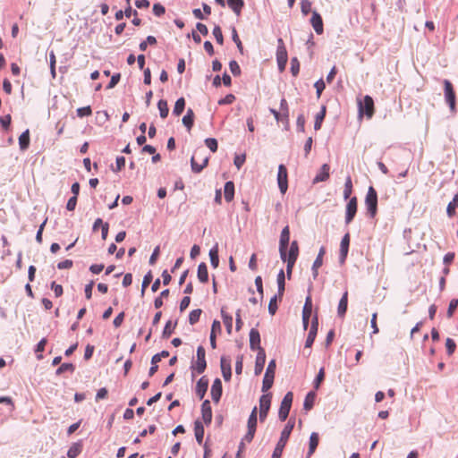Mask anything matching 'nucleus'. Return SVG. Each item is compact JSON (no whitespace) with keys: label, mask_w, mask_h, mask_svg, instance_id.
<instances>
[{"label":"nucleus","mask_w":458,"mask_h":458,"mask_svg":"<svg viewBox=\"0 0 458 458\" xmlns=\"http://www.w3.org/2000/svg\"><path fill=\"white\" fill-rule=\"evenodd\" d=\"M232 38H233V42L236 44L239 51L241 53H242V50H243L242 43L238 36V33H237V30L235 28H233Z\"/></svg>","instance_id":"864d4df0"},{"label":"nucleus","mask_w":458,"mask_h":458,"mask_svg":"<svg viewBox=\"0 0 458 458\" xmlns=\"http://www.w3.org/2000/svg\"><path fill=\"white\" fill-rule=\"evenodd\" d=\"M291 72L293 76H297L300 72V63L296 57L291 61Z\"/></svg>","instance_id":"bf43d9fd"},{"label":"nucleus","mask_w":458,"mask_h":458,"mask_svg":"<svg viewBox=\"0 0 458 458\" xmlns=\"http://www.w3.org/2000/svg\"><path fill=\"white\" fill-rule=\"evenodd\" d=\"M311 312H312L311 297L308 296L306 298V301H305V303L303 306V310H302V322H303V327L305 329L307 328V327L309 325V320L311 316Z\"/></svg>","instance_id":"2eb2a0df"},{"label":"nucleus","mask_w":458,"mask_h":458,"mask_svg":"<svg viewBox=\"0 0 458 458\" xmlns=\"http://www.w3.org/2000/svg\"><path fill=\"white\" fill-rule=\"evenodd\" d=\"M206 352L203 346H199L197 348V360L194 364H192L191 369L195 370L198 374H201L205 371L207 367L206 362Z\"/></svg>","instance_id":"f8f14e48"},{"label":"nucleus","mask_w":458,"mask_h":458,"mask_svg":"<svg viewBox=\"0 0 458 458\" xmlns=\"http://www.w3.org/2000/svg\"><path fill=\"white\" fill-rule=\"evenodd\" d=\"M151 281H152V274L149 271L147 275H145L143 281H142V287H141V294L142 295L144 294L146 288L149 285Z\"/></svg>","instance_id":"052dcab7"},{"label":"nucleus","mask_w":458,"mask_h":458,"mask_svg":"<svg viewBox=\"0 0 458 458\" xmlns=\"http://www.w3.org/2000/svg\"><path fill=\"white\" fill-rule=\"evenodd\" d=\"M184 107H185V99L183 98H178L177 101L175 102V105H174V107L173 110L174 114H175L177 116L180 115L183 112Z\"/></svg>","instance_id":"37998d69"},{"label":"nucleus","mask_w":458,"mask_h":458,"mask_svg":"<svg viewBox=\"0 0 458 458\" xmlns=\"http://www.w3.org/2000/svg\"><path fill=\"white\" fill-rule=\"evenodd\" d=\"M51 289L54 291L55 297H60L64 293L63 286L55 282L51 284Z\"/></svg>","instance_id":"774afa93"},{"label":"nucleus","mask_w":458,"mask_h":458,"mask_svg":"<svg viewBox=\"0 0 458 458\" xmlns=\"http://www.w3.org/2000/svg\"><path fill=\"white\" fill-rule=\"evenodd\" d=\"M81 445L79 443H74L70 446L67 452V456L69 458H76L81 453Z\"/></svg>","instance_id":"e433bc0d"},{"label":"nucleus","mask_w":458,"mask_h":458,"mask_svg":"<svg viewBox=\"0 0 458 458\" xmlns=\"http://www.w3.org/2000/svg\"><path fill=\"white\" fill-rule=\"evenodd\" d=\"M276 367V360H270L263 378L262 392H267L272 387L275 378Z\"/></svg>","instance_id":"423d86ee"},{"label":"nucleus","mask_w":458,"mask_h":458,"mask_svg":"<svg viewBox=\"0 0 458 458\" xmlns=\"http://www.w3.org/2000/svg\"><path fill=\"white\" fill-rule=\"evenodd\" d=\"M277 183L281 193L284 194L288 189V172L284 165L278 166Z\"/></svg>","instance_id":"ddd939ff"},{"label":"nucleus","mask_w":458,"mask_h":458,"mask_svg":"<svg viewBox=\"0 0 458 458\" xmlns=\"http://www.w3.org/2000/svg\"><path fill=\"white\" fill-rule=\"evenodd\" d=\"M271 394H262L259 398V410L269 411L271 405Z\"/></svg>","instance_id":"7c9ffc66"},{"label":"nucleus","mask_w":458,"mask_h":458,"mask_svg":"<svg viewBox=\"0 0 458 458\" xmlns=\"http://www.w3.org/2000/svg\"><path fill=\"white\" fill-rule=\"evenodd\" d=\"M250 347L251 350H257L259 352V349H263L260 346V335L257 329L252 328L250 332Z\"/></svg>","instance_id":"6ab92c4d"},{"label":"nucleus","mask_w":458,"mask_h":458,"mask_svg":"<svg viewBox=\"0 0 458 458\" xmlns=\"http://www.w3.org/2000/svg\"><path fill=\"white\" fill-rule=\"evenodd\" d=\"M71 371L72 372L74 370V366L72 363H63L57 369H56V375H61L62 373L65 371Z\"/></svg>","instance_id":"5fc2aeb1"},{"label":"nucleus","mask_w":458,"mask_h":458,"mask_svg":"<svg viewBox=\"0 0 458 458\" xmlns=\"http://www.w3.org/2000/svg\"><path fill=\"white\" fill-rule=\"evenodd\" d=\"M325 253H326L325 247H321L318 251V254L313 263V265H315L316 267H320L323 265V257H324Z\"/></svg>","instance_id":"8fccbe9b"},{"label":"nucleus","mask_w":458,"mask_h":458,"mask_svg":"<svg viewBox=\"0 0 458 458\" xmlns=\"http://www.w3.org/2000/svg\"><path fill=\"white\" fill-rule=\"evenodd\" d=\"M211 397L215 403H218L222 395V382L219 378L214 380L211 391Z\"/></svg>","instance_id":"a211bd4d"},{"label":"nucleus","mask_w":458,"mask_h":458,"mask_svg":"<svg viewBox=\"0 0 458 458\" xmlns=\"http://www.w3.org/2000/svg\"><path fill=\"white\" fill-rule=\"evenodd\" d=\"M175 326H176V324L172 326V322L170 320L167 321L165 324V327L164 328V331H163V336L165 338H168L172 335Z\"/></svg>","instance_id":"13d9d810"},{"label":"nucleus","mask_w":458,"mask_h":458,"mask_svg":"<svg viewBox=\"0 0 458 458\" xmlns=\"http://www.w3.org/2000/svg\"><path fill=\"white\" fill-rule=\"evenodd\" d=\"M221 369L223 373L224 379L225 381H229L231 379L232 371L230 363H226L225 359H221Z\"/></svg>","instance_id":"f704fd0d"},{"label":"nucleus","mask_w":458,"mask_h":458,"mask_svg":"<svg viewBox=\"0 0 458 458\" xmlns=\"http://www.w3.org/2000/svg\"><path fill=\"white\" fill-rule=\"evenodd\" d=\"M288 60L286 47L282 38L278 39V46L276 49V61L280 72L284 71Z\"/></svg>","instance_id":"1a4fd4ad"},{"label":"nucleus","mask_w":458,"mask_h":458,"mask_svg":"<svg viewBox=\"0 0 458 458\" xmlns=\"http://www.w3.org/2000/svg\"><path fill=\"white\" fill-rule=\"evenodd\" d=\"M301 10L304 15H307L311 10V2L310 0H302L301 2Z\"/></svg>","instance_id":"680f3d73"},{"label":"nucleus","mask_w":458,"mask_h":458,"mask_svg":"<svg viewBox=\"0 0 458 458\" xmlns=\"http://www.w3.org/2000/svg\"><path fill=\"white\" fill-rule=\"evenodd\" d=\"M201 313H202V310L200 309H196V310H191L189 315L190 324L191 325L196 324L199 320Z\"/></svg>","instance_id":"a18cd8bd"},{"label":"nucleus","mask_w":458,"mask_h":458,"mask_svg":"<svg viewBox=\"0 0 458 458\" xmlns=\"http://www.w3.org/2000/svg\"><path fill=\"white\" fill-rule=\"evenodd\" d=\"M229 68H230L231 72L234 76H238L241 74V68L236 61H234V60L231 61L229 63Z\"/></svg>","instance_id":"e2e57ef3"},{"label":"nucleus","mask_w":458,"mask_h":458,"mask_svg":"<svg viewBox=\"0 0 458 458\" xmlns=\"http://www.w3.org/2000/svg\"><path fill=\"white\" fill-rule=\"evenodd\" d=\"M329 171H330L329 165L324 164L321 166L319 173L314 178L313 182L316 183V182L327 181L329 178Z\"/></svg>","instance_id":"b1692460"},{"label":"nucleus","mask_w":458,"mask_h":458,"mask_svg":"<svg viewBox=\"0 0 458 458\" xmlns=\"http://www.w3.org/2000/svg\"><path fill=\"white\" fill-rule=\"evenodd\" d=\"M319 442V436L317 432L311 433L310 437V443H309V451L307 454V458H310L314 452L316 451Z\"/></svg>","instance_id":"393cba45"},{"label":"nucleus","mask_w":458,"mask_h":458,"mask_svg":"<svg viewBox=\"0 0 458 458\" xmlns=\"http://www.w3.org/2000/svg\"><path fill=\"white\" fill-rule=\"evenodd\" d=\"M208 157L206 156L203 148H198L194 151L191 159V169L194 173H200L208 165Z\"/></svg>","instance_id":"f03ea898"},{"label":"nucleus","mask_w":458,"mask_h":458,"mask_svg":"<svg viewBox=\"0 0 458 458\" xmlns=\"http://www.w3.org/2000/svg\"><path fill=\"white\" fill-rule=\"evenodd\" d=\"M318 318H315L311 323V327H310L308 337L305 342V347L310 348L313 344L314 340L317 335V332H318Z\"/></svg>","instance_id":"412c9836"},{"label":"nucleus","mask_w":458,"mask_h":458,"mask_svg":"<svg viewBox=\"0 0 458 458\" xmlns=\"http://www.w3.org/2000/svg\"><path fill=\"white\" fill-rule=\"evenodd\" d=\"M194 434L197 442L201 445L204 437V427L202 423L199 420H196L194 423Z\"/></svg>","instance_id":"cd10ccee"},{"label":"nucleus","mask_w":458,"mask_h":458,"mask_svg":"<svg viewBox=\"0 0 458 458\" xmlns=\"http://www.w3.org/2000/svg\"><path fill=\"white\" fill-rule=\"evenodd\" d=\"M153 13L159 17L165 13V9L161 4L157 3L153 5Z\"/></svg>","instance_id":"338daca9"},{"label":"nucleus","mask_w":458,"mask_h":458,"mask_svg":"<svg viewBox=\"0 0 458 458\" xmlns=\"http://www.w3.org/2000/svg\"><path fill=\"white\" fill-rule=\"evenodd\" d=\"M359 115L366 114L370 119L375 112L374 100L370 96H365L363 99H358Z\"/></svg>","instance_id":"39448f33"},{"label":"nucleus","mask_w":458,"mask_h":458,"mask_svg":"<svg viewBox=\"0 0 458 458\" xmlns=\"http://www.w3.org/2000/svg\"><path fill=\"white\" fill-rule=\"evenodd\" d=\"M208 380L205 377H202L201 378L199 379L196 385V394L199 397V399H202L205 396L206 392L208 390Z\"/></svg>","instance_id":"4be33fe9"},{"label":"nucleus","mask_w":458,"mask_h":458,"mask_svg":"<svg viewBox=\"0 0 458 458\" xmlns=\"http://www.w3.org/2000/svg\"><path fill=\"white\" fill-rule=\"evenodd\" d=\"M350 245V234L347 233L343 237L341 243H340V252H341V260L342 262L344 261L346 259L348 250Z\"/></svg>","instance_id":"5701e85b"},{"label":"nucleus","mask_w":458,"mask_h":458,"mask_svg":"<svg viewBox=\"0 0 458 458\" xmlns=\"http://www.w3.org/2000/svg\"><path fill=\"white\" fill-rule=\"evenodd\" d=\"M92 114V110L89 106L80 107L77 109V115L81 118L89 116Z\"/></svg>","instance_id":"3c124183"},{"label":"nucleus","mask_w":458,"mask_h":458,"mask_svg":"<svg viewBox=\"0 0 458 458\" xmlns=\"http://www.w3.org/2000/svg\"><path fill=\"white\" fill-rule=\"evenodd\" d=\"M315 398H316V394L314 392L311 391L307 394L305 400H304V403H303V407L306 411H310L312 409V407L314 405Z\"/></svg>","instance_id":"4c0bfd02"},{"label":"nucleus","mask_w":458,"mask_h":458,"mask_svg":"<svg viewBox=\"0 0 458 458\" xmlns=\"http://www.w3.org/2000/svg\"><path fill=\"white\" fill-rule=\"evenodd\" d=\"M458 307V299H453L451 300L450 303H449V306H448V310H447V317L448 318H452L454 311L456 310Z\"/></svg>","instance_id":"6e6d98bb"},{"label":"nucleus","mask_w":458,"mask_h":458,"mask_svg":"<svg viewBox=\"0 0 458 458\" xmlns=\"http://www.w3.org/2000/svg\"><path fill=\"white\" fill-rule=\"evenodd\" d=\"M357 208H358V199L356 197H352L350 199L349 202L347 203L346 205V209H345V223L348 225L350 224L356 213H357Z\"/></svg>","instance_id":"4468645a"},{"label":"nucleus","mask_w":458,"mask_h":458,"mask_svg":"<svg viewBox=\"0 0 458 458\" xmlns=\"http://www.w3.org/2000/svg\"><path fill=\"white\" fill-rule=\"evenodd\" d=\"M277 285L279 301H282L285 287V275L283 269L277 275Z\"/></svg>","instance_id":"bb28decb"},{"label":"nucleus","mask_w":458,"mask_h":458,"mask_svg":"<svg viewBox=\"0 0 458 458\" xmlns=\"http://www.w3.org/2000/svg\"><path fill=\"white\" fill-rule=\"evenodd\" d=\"M326 116V106H323L320 112L317 114L315 123H314V129L316 131L319 130L321 128L323 120Z\"/></svg>","instance_id":"ea45409f"},{"label":"nucleus","mask_w":458,"mask_h":458,"mask_svg":"<svg viewBox=\"0 0 458 458\" xmlns=\"http://www.w3.org/2000/svg\"><path fill=\"white\" fill-rule=\"evenodd\" d=\"M213 35H214L216 42L219 45H223L224 37H223L222 30L218 25L215 26V28L213 29Z\"/></svg>","instance_id":"de8ad7c7"},{"label":"nucleus","mask_w":458,"mask_h":458,"mask_svg":"<svg viewBox=\"0 0 458 458\" xmlns=\"http://www.w3.org/2000/svg\"><path fill=\"white\" fill-rule=\"evenodd\" d=\"M277 300H279L278 293L271 298L268 304V311L271 315H275L277 310Z\"/></svg>","instance_id":"49530a36"},{"label":"nucleus","mask_w":458,"mask_h":458,"mask_svg":"<svg viewBox=\"0 0 458 458\" xmlns=\"http://www.w3.org/2000/svg\"><path fill=\"white\" fill-rule=\"evenodd\" d=\"M206 146L212 151L216 152L217 150V141L216 139L208 138L205 140Z\"/></svg>","instance_id":"0e129e2a"},{"label":"nucleus","mask_w":458,"mask_h":458,"mask_svg":"<svg viewBox=\"0 0 458 458\" xmlns=\"http://www.w3.org/2000/svg\"><path fill=\"white\" fill-rule=\"evenodd\" d=\"M293 399V393L288 392L284 396V398L281 402V405H280L279 411H278V417L282 421L285 420L289 415Z\"/></svg>","instance_id":"6e6552de"},{"label":"nucleus","mask_w":458,"mask_h":458,"mask_svg":"<svg viewBox=\"0 0 458 458\" xmlns=\"http://www.w3.org/2000/svg\"><path fill=\"white\" fill-rule=\"evenodd\" d=\"M227 4L236 15L241 14L242 9L244 5L243 0H227Z\"/></svg>","instance_id":"72a5a7b5"},{"label":"nucleus","mask_w":458,"mask_h":458,"mask_svg":"<svg viewBox=\"0 0 458 458\" xmlns=\"http://www.w3.org/2000/svg\"><path fill=\"white\" fill-rule=\"evenodd\" d=\"M299 256V246L296 241H293L291 243L288 253L286 252V260L284 262L287 263L286 273L288 279L291 278L293 268Z\"/></svg>","instance_id":"20e7f679"},{"label":"nucleus","mask_w":458,"mask_h":458,"mask_svg":"<svg viewBox=\"0 0 458 458\" xmlns=\"http://www.w3.org/2000/svg\"><path fill=\"white\" fill-rule=\"evenodd\" d=\"M209 257H210L211 266L214 268H216L218 267V264H219V257H218V248H217V246L213 247L209 250Z\"/></svg>","instance_id":"58836bf2"},{"label":"nucleus","mask_w":458,"mask_h":458,"mask_svg":"<svg viewBox=\"0 0 458 458\" xmlns=\"http://www.w3.org/2000/svg\"><path fill=\"white\" fill-rule=\"evenodd\" d=\"M445 347H446L447 354L452 355L455 351L456 344L452 338H447L445 341Z\"/></svg>","instance_id":"4d7b16f0"},{"label":"nucleus","mask_w":458,"mask_h":458,"mask_svg":"<svg viewBox=\"0 0 458 458\" xmlns=\"http://www.w3.org/2000/svg\"><path fill=\"white\" fill-rule=\"evenodd\" d=\"M314 87L316 88L317 97H318V98H319L322 91L325 89L326 84H325L324 81L322 79H320L318 81H316V83L314 84Z\"/></svg>","instance_id":"69168bd1"},{"label":"nucleus","mask_w":458,"mask_h":458,"mask_svg":"<svg viewBox=\"0 0 458 458\" xmlns=\"http://www.w3.org/2000/svg\"><path fill=\"white\" fill-rule=\"evenodd\" d=\"M193 122H194V113H193L192 109L189 108L187 110L186 114L182 118V123L184 124V126L187 127L189 131L191 130V128L193 126Z\"/></svg>","instance_id":"473e14b6"},{"label":"nucleus","mask_w":458,"mask_h":458,"mask_svg":"<svg viewBox=\"0 0 458 458\" xmlns=\"http://www.w3.org/2000/svg\"><path fill=\"white\" fill-rule=\"evenodd\" d=\"M248 431L242 441L250 443L254 437L257 428V407H254L248 420Z\"/></svg>","instance_id":"9d476101"},{"label":"nucleus","mask_w":458,"mask_h":458,"mask_svg":"<svg viewBox=\"0 0 458 458\" xmlns=\"http://www.w3.org/2000/svg\"><path fill=\"white\" fill-rule=\"evenodd\" d=\"M30 145V131L26 130L19 137V146L21 150H26Z\"/></svg>","instance_id":"2f4dec72"},{"label":"nucleus","mask_w":458,"mask_h":458,"mask_svg":"<svg viewBox=\"0 0 458 458\" xmlns=\"http://www.w3.org/2000/svg\"><path fill=\"white\" fill-rule=\"evenodd\" d=\"M445 98L453 114L456 113L455 92L448 80L444 81Z\"/></svg>","instance_id":"0eeeda50"},{"label":"nucleus","mask_w":458,"mask_h":458,"mask_svg":"<svg viewBox=\"0 0 458 458\" xmlns=\"http://www.w3.org/2000/svg\"><path fill=\"white\" fill-rule=\"evenodd\" d=\"M290 241V228L288 225L284 226L281 232L279 241V252L283 261L286 260V250Z\"/></svg>","instance_id":"9b49d317"},{"label":"nucleus","mask_w":458,"mask_h":458,"mask_svg":"<svg viewBox=\"0 0 458 458\" xmlns=\"http://www.w3.org/2000/svg\"><path fill=\"white\" fill-rule=\"evenodd\" d=\"M198 278L201 283H207L208 280V267L205 263H200L198 267Z\"/></svg>","instance_id":"c756f323"},{"label":"nucleus","mask_w":458,"mask_h":458,"mask_svg":"<svg viewBox=\"0 0 458 458\" xmlns=\"http://www.w3.org/2000/svg\"><path fill=\"white\" fill-rule=\"evenodd\" d=\"M157 108L162 118H166L168 115L169 108L167 102L164 99H160L157 103Z\"/></svg>","instance_id":"79ce46f5"},{"label":"nucleus","mask_w":458,"mask_h":458,"mask_svg":"<svg viewBox=\"0 0 458 458\" xmlns=\"http://www.w3.org/2000/svg\"><path fill=\"white\" fill-rule=\"evenodd\" d=\"M352 192V182L350 176L347 177L344 183V199H348Z\"/></svg>","instance_id":"c03bdc74"},{"label":"nucleus","mask_w":458,"mask_h":458,"mask_svg":"<svg viewBox=\"0 0 458 458\" xmlns=\"http://www.w3.org/2000/svg\"><path fill=\"white\" fill-rule=\"evenodd\" d=\"M456 208H458V193L454 195L453 200L447 205L446 213L449 217H453L455 215Z\"/></svg>","instance_id":"c9c22d12"},{"label":"nucleus","mask_w":458,"mask_h":458,"mask_svg":"<svg viewBox=\"0 0 458 458\" xmlns=\"http://www.w3.org/2000/svg\"><path fill=\"white\" fill-rule=\"evenodd\" d=\"M266 362V353L264 349H259V352H258L256 361H255V369L254 372L256 375H259L263 369Z\"/></svg>","instance_id":"aec40b11"},{"label":"nucleus","mask_w":458,"mask_h":458,"mask_svg":"<svg viewBox=\"0 0 458 458\" xmlns=\"http://www.w3.org/2000/svg\"><path fill=\"white\" fill-rule=\"evenodd\" d=\"M201 414L205 424L208 425L212 421V409L208 400H205L201 404Z\"/></svg>","instance_id":"f3484780"},{"label":"nucleus","mask_w":458,"mask_h":458,"mask_svg":"<svg viewBox=\"0 0 458 458\" xmlns=\"http://www.w3.org/2000/svg\"><path fill=\"white\" fill-rule=\"evenodd\" d=\"M324 378H325V370H324V368H321L314 380L315 389L319 388L320 384L323 382Z\"/></svg>","instance_id":"09e8293b"},{"label":"nucleus","mask_w":458,"mask_h":458,"mask_svg":"<svg viewBox=\"0 0 458 458\" xmlns=\"http://www.w3.org/2000/svg\"><path fill=\"white\" fill-rule=\"evenodd\" d=\"M365 205L370 217H375L377 212V193L372 186L369 187L365 198Z\"/></svg>","instance_id":"7ed1b4c3"},{"label":"nucleus","mask_w":458,"mask_h":458,"mask_svg":"<svg viewBox=\"0 0 458 458\" xmlns=\"http://www.w3.org/2000/svg\"><path fill=\"white\" fill-rule=\"evenodd\" d=\"M221 315L226 330L230 334L232 332L233 327V318L229 314L225 313L223 309L221 310Z\"/></svg>","instance_id":"a19ab883"},{"label":"nucleus","mask_w":458,"mask_h":458,"mask_svg":"<svg viewBox=\"0 0 458 458\" xmlns=\"http://www.w3.org/2000/svg\"><path fill=\"white\" fill-rule=\"evenodd\" d=\"M347 305H348V292H344L337 308V314L339 317L344 318L346 310H347Z\"/></svg>","instance_id":"a878e982"},{"label":"nucleus","mask_w":458,"mask_h":458,"mask_svg":"<svg viewBox=\"0 0 458 458\" xmlns=\"http://www.w3.org/2000/svg\"><path fill=\"white\" fill-rule=\"evenodd\" d=\"M293 427L294 421L293 420H290L281 432L280 439L276 444V446L273 452L271 458H281L283 450L288 441V438L293 429Z\"/></svg>","instance_id":"f257e3e1"},{"label":"nucleus","mask_w":458,"mask_h":458,"mask_svg":"<svg viewBox=\"0 0 458 458\" xmlns=\"http://www.w3.org/2000/svg\"><path fill=\"white\" fill-rule=\"evenodd\" d=\"M224 193H225V199L227 202H230L233 200V196H234V184L233 182L229 181V182H225Z\"/></svg>","instance_id":"c85d7f7f"},{"label":"nucleus","mask_w":458,"mask_h":458,"mask_svg":"<svg viewBox=\"0 0 458 458\" xmlns=\"http://www.w3.org/2000/svg\"><path fill=\"white\" fill-rule=\"evenodd\" d=\"M310 23L317 34L321 35L323 33V21L320 14L317 11L312 12Z\"/></svg>","instance_id":"dca6fc26"},{"label":"nucleus","mask_w":458,"mask_h":458,"mask_svg":"<svg viewBox=\"0 0 458 458\" xmlns=\"http://www.w3.org/2000/svg\"><path fill=\"white\" fill-rule=\"evenodd\" d=\"M156 45L157 44V39L155 37L153 36H148L147 37V39L146 41H143L140 44V49L141 51H145L147 49V47L148 45Z\"/></svg>","instance_id":"603ef678"}]
</instances>
